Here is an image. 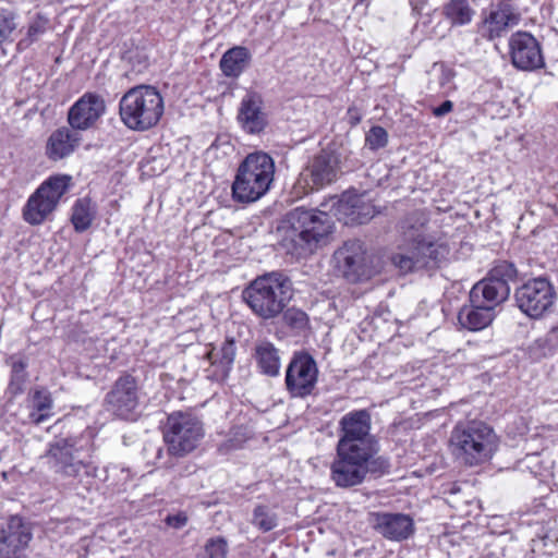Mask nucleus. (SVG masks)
Masks as SVG:
<instances>
[{
	"label": "nucleus",
	"instance_id": "nucleus-34",
	"mask_svg": "<svg viewBox=\"0 0 558 558\" xmlns=\"http://www.w3.org/2000/svg\"><path fill=\"white\" fill-rule=\"evenodd\" d=\"M20 25L21 15L17 11L9 8L0 9V46L7 41H13Z\"/></svg>",
	"mask_w": 558,
	"mask_h": 558
},
{
	"label": "nucleus",
	"instance_id": "nucleus-45",
	"mask_svg": "<svg viewBox=\"0 0 558 558\" xmlns=\"http://www.w3.org/2000/svg\"><path fill=\"white\" fill-rule=\"evenodd\" d=\"M165 522L170 527L182 529L187 522V517L184 512H178L167 515Z\"/></svg>",
	"mask_w": 558,
	"mask_h": 558
},
{
	"label": "nucleus",
	"instance_id": "nucleus-43",
	"mask_svg": "<svg viewBox=\"0 0 558 558\" xmlns=\"http://www.w3.org/2000/svg\"><path fill=\"white\" fill-rule=\"evenodd\" d=\"M132 62V71L136 74L143 73L148 68V59L141 52H135L130 57Z\"/></svg>",
	"mask_w": 558,
	"mask_h": 558
},
{
	"label": "nucleus",
	"instance_id": "nucleus-17",
	"mask_svg": "<svg viewBox=\"0 0 558 558\" xmlns=\"http://www.w3.org/2000/svg\"><path fill=\"white\" fill-rule=\"evenodd\" d=\"M509 53L512 64L523 71L544 66V57L538 40L527 32H515L509 38Z\"/></svg>",
	"mask_w": 558,
	"mask_h": 558
},
{
	"label": "nucleus",
	"instance_id": "nucleus-15",
	"mask_svg": "<svg viewBox=\"0 0 558 558\" xmlns=\"http://www.w3.org/2000/svg\"><path fill=\"white\" fill-rule=\"evenodd\" d=\"M318 380V367L314 357L304 351L295 352L286 371V388L291 397L310 396Z\"/></svg>",
	"mask_w": 558,
	"mask_h": 558
},
{
	"label": "nucleus",
	"instance_id": "nucleus-46",
	"mask_svg": "<svg viewBox=\"0 0 558 558\" xmlns=\"http://www.w3.org/2000/svg\"><path fill=\"white\" fill-rule=\"evenodd\" d=\"M23 548L0 544V558H25L22 554Z\"/></svg>",
	"mask_w": 558,
	"mask_h": 558
},
{
	"label": "nucleus",
	"instance_id": "nucleus-48",
	"mask_svg": "<svg viewBox=\"0 0 558 558\" xmlns=\"http://www.w3.org/2000/svg\"><path fill=\"white\" fill-rule=\"evenodd\" d=\"M347 120L350 125H357L362 120L361 111L355 107H350L347 111Z\"/></svg>",
	"mask_w": 558,
	"mask_h": 558
},
{
	"label": "nucleus",
	"instance_id": "nucleus-5",
	"mask_svg": "<svg viewBox=\"0 0 558 558\" xmlns=\"http://www.w3.org/2000/svg\"><path fill=\"white\" fill-rule=\"evenodd\" d=\"M290 279L271 271L254 279L244 290L243 299L252 312L263 319L278 316L291 299Z\"/></svg>",
	"mask_w": 558,
	"mask_h": 558
},
{
	"label": "nucleus",
	"instance_id": "nucleus-20",
	"mask_svg": "<svg viewBox=\"0 0 558 558\" xmlns=\"http://www.w3.org/2000/svg\"><path fill=\"white\" fill-rule=\"evenodd\" d=\"M520 21L517 9L507 1L493 7L484 17L480 33L483 37L493 40L500 37L508 28L515 26Z\"/></svg>",
	"mask_w": 558,
	"mask_h": 558
},
{
	"label": "nucleus",
	"instance_id": "nucleus-31",
	"mask_svg": "<svg viewBox=\"0 0 558 558\" xmlns=\"http://www.w3.org/2000/svg\"><path fill=\"white\" fill-rule=\"evenodd\" d=\"M250 53L244 47L228 50L221 58L220 68L227 76L240 75L247 64Z\"/></svg>",
	"mask_w": 558,
	"mask_h": 558
},
{
	"label": "nucleus",
	"instance_id": "nucleus-25",
	"mask_svg": "<svg viewBox=\"0 0 558 558\" xmlns=\"http://www.w3.org/2000/svg\"><path fill=\"white\" fill-rule=\"evenodd\" d=\"M239 120L250 133H258L265 126V117L260 109V98L256 94H247L241 102Z\"/></svg>",
	"mask_w": 558,
	"mask_h": 558
},
{
	"label": "nucleus",
	"instance_id": "nucleus-52",
	"mask_svg": "<svg viewBox=\"0 0 558 558\" xmlns=\"http://www.w3.org/2000/svg\"><path fill=\"white\" fill-rule=\"evenodd\" d=\"M205 549L207 550L209 548V544H205Z\"/></svg>",
	"mask_w": 558,
	"mask_h": 558
},
{
	"label": "nucleus",
	"instance_id": "nucleus-21",
	"mask_svg": "<svg viewBox=\"0 0 558 558\" xmlns=\"http://www.w3.org/2000/svg\"><path fill=\"white\" fill-rule=\"evenodd\" d=\"M333 216L344 225H363L375 216V208L361 196L343 195L332 205Z\"/></svg>",
	"mask_w": 558,
	"mask_h": 558
},
{
	"label": "nucleus",
	"instance_id": "nucleus-4",
	"mask_svg": "<svg viewBox=\"0 0 558 558\" xmlns=\"http://www.w3.org/2000/svg\"><path fill=\"white\" fill-rule=\"evenodd\" d=\"M205 435L201 421L183 412L170 414L163 426L162 438L166 451L158 448L156 463L160 468L171 469L175 460L193 452Z\"/></svg>",
	"mask_w": 558,
	"mask_h": 558
},
{
	"label": "nucleus",
	"instance_id": "nucleus-13",
	"mask_svg": "<svg viewBox=\"0 0 558 558\" xmlns=\"http://www.w3.org/2000/svg\"><path fill=\"white\" fill-rule=\"evenodd\" d=\"M557 294L553 283L538 277L531 279L517 288L514 292L515 305L530 318H541L555 304Z\"/></svg>",
	"mask_w": 558,
	"mask_h": 558
},
{
	"label": "nucleus",
	"instance_id": "nucleus-33",
	"mask_svg": "<svg viewBox=\"0 0 558 558\" xmlns=\"http://www.w3.org/2000/svg\"><path fill=\"white\" fill-rule=\"evenodd\" d=\"M95 206L89 198H80L72 208L71 221L75 231L83 232L87 230L95 218Z\"/></svg>",
	"mask_w": 558,
	"mask_h": 558
},
{
	"label": "nucleus",
	"instance_id": "nucleus-19",
	"mask_svg": "<svg viewBox=\"0 0 558 558\" xmlns=\"http://www.w3.org/2000/svg\"><path fill=\"white\" fill-rule=\"evenodd\" d=\"M105 110V101L99 95L86 93L69 109L68 122L77 132L85 131L96 124Z\"/></svg>",
	"mask_w": 558,
	"mask_h": 558
},
{
	"label": "nucleus",
	"instance_id": "nucleus-30",
	"mask_svg": "<svg viewBox=\"0 0 558 558\" xmlns=\"http://www.w3.org/2000/svg\"><path fill=\"white\" fill-rule=\"evenodd\" d=\"M442 14L452 26H463L471 23L475 11L469 0H450L444 5Z\"/></svg>",
	"mask_w": 558,
	"mask_h": 558
},
{
	"label": "nucleus",
	"instance_id": "nucleus-27",
	"mask_svg": "<svg viewBox=\"0 0 558 558\" xmlns=\"http://www.w3.org/2000/svg\"><path fill=\"white\" fill-rule=\"evenodd\" d=\"M32 539L29 526L17 515L11 517L0 531V544L25 548Z\"/></svg>",
	"mask_w": 558,
	"mask_h": 558
},
{
	"label": "nucleus",
	"instance_id": "nucleus-9",
	"mask_svg": "<svg viewBox=\"0 0 558 558\" xmlns=\"http://www.w3.org/2000/svg\"><path fill=\"white\" fill-rule=\"evenodd\" d=\"M388 469V461L375 453L336 447L330 478L337 487L350 488L362 484L368 473L385 472Z\"/></svg>",
	"mask_w": 558,
	"mask_h": 558
},
{
	"label": "nucleus",
	"instance_id": "nucleus-49",
	"mask_svg": "<svg viewBox=\"0 0 558 558\" xmlns=\"http://www.w3.org/2000/svg\"><path fill=\"white\" fill-rule=\"evenodd\" d=\"M428 0H409L411 12L414 17L422 15V10L427 4Z\"/></svg>",
	"mask_w": 558,
	"mask_h": 558
},
{
	"label": "nucleus",
	"instance_id": "nucleus-36",
	"mask_svg": "<svg viewBox=\"0 0 558 558\" xmlns=\"http://www.w3.org/2000/svg\"><path fill=\"white\" fill-rule=\"evenodd\" d=\"M252 523L260 531L269 532L277 526L278 518L267 506H257L253 511Z\"/></svg>",
	"mask_w": 558,
	"mask_h": 558
},
{
	"label": "nucleus",
	"instance_id": "nucleus-1",
	"mask_svg": "<svg viewBox=\"0 0 558 558\" xmlns=\"http://www.w3.org/2000/svg\"><path fill=\"white\" fill-rule=\"evenodd\" d=\"M427 223L428 215L424 210H414L402 221L401 229L408 243L392 255L391 262L403 275L436 268L449 254L448 245L426 233Z\"/></svg>",
	"mask_w": 558,
	"mask_h": 558
},
{
	"label": "nucleus",
	"instance_id": "nucleus-37",
	"mask_svg": "<svg viewBox=\"0 0 558 558\" xmlns=\"http://www.w3.org/2000/svg\"><path fill=\"white\" fill-rule=\"evenodd\" d=\"M283 322L289 328L298 333L306 330L308 327L307 314L295 307L288 308L283 313Z\"/></svg>",
	"mask_w": 558,
	"mask_h": 558
},
{
	"label": "nucleus",
	"instance_id": "nucleus-10",
	"mask_svg": "<svg viewBox=\"0 0 558 558\" xmlns=\"http://www.w3.org/2000/svg\"><path fill=\"white\" fill-rule=\"evenodd\" d=\"M341 174V155L330 147L323 148L300 172L295 186L304 192L318 191L335 183Z\"/></svg>",
	"mask_w": 558,
	"mask_h": 558
},
{
	"label": "nucleus",
	"instance_id": "nucleus-28",
	"mask_svg": "<svg viewBox=\"0 0 558 558\" xmlns=\"http://www.w3.org/2000/svg\"><path fill=\"white\" fill-rule=\"evenodd\" d=\"M427 89L430 93L448 96L456 89V85L453 83L456 73L444 63H434L427 72Z\"/></svg>",
	"mask_w": 558,
	"mask_h": 558
},
{
	"label": "nucleus",
	"instance_id": "nucleus-51",
	"mask_svg": "<svg viewBox=\"0 0 558 558\" xmlns=\"http://www.w3.org/2000/svg\"><path fill=\"white\" fill-rule=\"evenodd\" d=\"M205 357L209 359V351L205 353Z\"/></svg>",
	"mask_w": 558,
	"mask_h": 558
},
{
	"label": "nucleus",
	"instance_id": "nucleus-23",
	"mask_svg": "<svg viewBox=\"0 0 558 558\" xmlns=\"http://www.w3.org/2000/svg\"><path fill=\"white\" fill-rule=\"evenodd\" d=\"M509 284L487 277L473 286L470 291V301L495 308L508 299Z\"/></svg>",
	"mask_w": 558,
	"mask_h": 558
},
{
	"label": "nucleus",
	"instance_id": "nucleus-24",
	"mask_svg": "<svg viewBox=\"0 0 558 558\" xmlns=\"http://www.w3.org/2000/svg\"><path fill=\"white\" fill-rule=\"evenodd\" d=\"M495 318V312L492 307L477 304L470 301V304L463 305L458 314V320L461 327L470 331H478L492 324Z\"/></svg>",
	"mask_w": 558,
	"mask_h": 558
},
{
	"label": "nucleus",
	"instance_id": "nucleus-41",
	"mask_svg": "<svg viewBox=\"0 0 558 558\" xmlns=\"http://www.w3.org/2000/svg\"><path fill=\"white\" fill-rule=\"evenodd\" d=\"M215 149V157L217 159H229L233 156L235 149L234 146L230 142V137L228 135H219L216 138L215 144H211V149Z\"/></svg>",
	"mask_w": 558,
	"mask_h": 558
},
{
	"label": "nucleus",
	"instance_id": "nucleus-22",
	"mask_svg": "<svg viewBox=\"0 0 558 558\" xmlns=\"http://www.w3.org/2000/svg\"><path fill=\"white\" fill-rule=\"evenodd\" d=\"M82 136L72 126L56 129L47 138L45 154L51 161H60L71 156L80 146Z\"/></svg>",
	"mask_w": 558,
	"mask_h": 558
},
{
	"label": "nucleus",
	"instance_id": "nucleus-26",
	"mask_svg": "<svg viewBox=\"0 0 558 558\" xmlns=\"http://www.w3.org/2000/svg\"><path fill=\"white\" fill-rule=\"evenodd\" d=\"M28 421L39 425L53 415V400L51 393L46 389H36L29 393L27 399Z\"/></svg>",
	"mask_w": 558,
	"mask_h": 558
},
{
	"label": "nucleus",
	"instance_id": "nucleus-47",
	"mask_svg": "<svg viewBox=\"0 0 558 558\" xmlns=\"http://www.w3.org/2000/svg\"><path fill=\"white\" fill-rule=\"evenodd\" d=\"M453 109V102L450 100L444 101L440 106L433 108V114L437 118L444 117L451 112Z\"/></svg>",
	"mask_w": 558,
	"mask_h": 558
},
{
	"label": "nucleus",
	"instance_id": "nucleus-7",
	"mask_svg": "<svg viewBox=\"0 0 558 558\" xmlns=\"http://www.w3.org/2000/svg\"><path fill=\"white\" fill-rule=\"evenodd\" d=\"M165 111L160 92L150 85L130 88L120 99L119 113L124 125L133 131H147L160 121Z\"/></svg>",
	"mask_w": 558,
	"mask_h": 558
},
{
	"label": "nucleus",
	"instance_id": "nucleus-6",
	"mask_svg": "<svg viewBox=\"0 0 558 558\" xmlns=\"http://www.w3.org/2000/svg\"><path fill=\"white\" fill-rule=\"evenodd\" d=\"M498 444L494 429L478 421L459 423L450 435L452 453L468 465H477L492 459Z\"/></svg>",
	"mask_w": 558,
	"mask_h": 558
},
{
	"label": "nucleus",
	"instance_id": "nucleus-50",
	"mask_svg": "<svg viewBox=\"0 0 558 558\" xmlns=\"http://www.w3.org/2000/svg\"><path fill=\"white\" fill-rule=\"evenodd\" d=\"M229 442H230L229 448L230 449H235V448H239L241 446L242 440L230 439Z\"/></svg>",
	"mask_w": 558,
	"mask_h": 558
},
{
	"label": "nucleus",
	"instance_id": "nucleus-29",
	"mask_svg": "<svg viewBox=\"0 0 558 558\" xmlns=\"http://www.w3.org/2000/svg\"><path fill=\"white\" fill-rule=\"evenodd\" d=\"M255 359L263 374L272 377L279 375L280 356L271 342L259 341L255 347Z\"/></svg>",
	"mask_w": 558,
	"mask_h": 558
},
{
	"label": "nucleus",
	"instance_id": "nucleus-8",
	"mask_svg": "<svg viewBox=\"0 0 558 558\" xmlns=\"http://www.w3.org/2000/svg\"><path fill=\"white\" fill-rule=\"evenodd\" d=\"M274 178L275 162L268 154H248L238 168L232 196L239 203H254L269 191Z\"/></svg>",
	"mask_w": 558,
	"mask_h": 558
},
{
	"label": "nucleus",
	"instance_id": "nucleus-40",
	"mask_svg": "<svg viewBox=\"0 0 558 558\" xmlns=\"http://www.w3.org/2000/svg\"><path fill=\"white\" fill-rule=\"evenodd\" d=\"M387 143H388V133L381 126H378V125L373 126L366 133L365 145L372 150H377L379 148H383L387 145Z\"/></svg>",
	"mask_w": 558,
	"mask_h": 558
},
{
	"label": "nucleus",
	"instance_id": "nucleus-42",
	"mask_svg": "<svg viewBox=\"0 0 558 558\" xmlns=\"http://www.w3.org/2000/svg\"><path fill=\"white\" fill-rule=\"evenodd\" d=\"M106 472H107V476H106V481H110L111 477L114 480L116 477H119L118 482H111L109 483V486H120V483L121 484H124L125 482H128L130 480V471L124 469V468H121L119 465H110L106 469Z\"/></svg>",
	"mask_w": 558,
	"mask_h": 558
},
{
	"label": "nucleus",
	"instance_id": "nucleus-16",
	"mask_svg": "<svg viewBox=\"0 0 558 558\" xmlns=\"http://www.w3.org/2000/svg\"><path fill=\"white\" fill-rule=\"evenodd\" d=\"M140 404V389L136 379L129 374L120 376L106 395V410L117 417L131 420Z\"/></svg>",
	"mask_w": 558,
	"mask_h": 558
},
{
	"label": "nucleus",
	"instance_id": "nucleus-35",
	"mask_svg": "<svg viewBox=\"0 0 558 558\" xmlns=\"http://www.w3.org/2000/svg\"><path fill=\"white\" fill-rule=\"evenodd\" d=\"M11 378L8 386V392L15 397L23 392L24 386L27 379L26 367L27 363L23 359H16L12 356L11 359Z\"/></svg>",
	"mask_w": 558,
	"mask_h": 558
},
{
	"label": "nucleus",
	"instance_id": "nucleus-44",
	"mask_svg": "<svg viewBox=\"0 0 558 558\" xmlns=\"http://www.w3.org/2000/svg\"><path fill=\"white\" fill-rule=\"evenodd\" d=\"M228 545L223 538L211 539V558H226Z\"/></svg>",
	"mask_w": 558,
	"mask_h": 558
},
{
	"label": "nucleus",
	"instance_id": "nucleus-38",
	"mask_svg": "<svg viewBox=\"0 0 558 558\" xmlns=\"http://www.w3.org/2000/svg\"><path fill=\"white\" fill-rule=\"evenodd\" d=\"M48 20L37 15L28 25L26 37L20 40V46H28L36 41L47 29Z\"/></svg>",
	"mask_w": 558,
	"mask_h": 558
},
{
	"label": "nucleus",
	"instance_id": "nucleus-39",
	"mask_svg": "<svg viewBox=\"0 0 558 558\" xmlns=\"http://www.w3.org/2000/svg\"><path fill=\"white\" fill-rule=\"evenodd\" d=\"M518 275L517 268L512 263L502 260L494 266L489 272V278L493 280L502 281L509 284L510 280H513Z\"/></svg>",
	"mask_w": 558,
	"mask_h": 558
},
{
	"label": "nucleus",
	"instance_id": "nucleus-3",
	"mask_svg": "<svg viewBox=\"0 0 558 558\" xmlns=\"http://www.w3.org/2000/svg\"><path fill=\"white\" fill-rule=\"evenodd\" d=\"M331 229L330 214L298 207L288 215L281 245L288 253L301 257L311 253L316 244L331 232Z\"/></svg>",
	"mask_w": 558,
	"mask_h": 558
},
{
	"label": "nucleus",
	"instance_id": "nucleus-14",
	"mask_svg": "<svg viewBox=\"0 0 558 558\" xmlns=\"http://www.w3.org/2000/svg\"><path fill=\"white\" fill-rule=\"evenodd\" d=\"M337 271L349 282L367 280L373 275V266L364 244L359 240L344 242L333 254Z\"/></svg>",
	"mask_w": 558,
	"mask_h": 558
},
{
	"label": "nucleus",
	"instance_id": "nucleus-32",
	"mask_svg": "<svg viewBox=\"0 0 558 558\" xmlns=\"http://www.w3.org/2000/svg\"><path fill=\"white\" fill-rule=\"evenodd\" d=\"M235 356V343L232 339H228L223 342L220 351L218 353V359L214 362L211 361V366L214 365L216 368L211 375V379H216L219 381L225 380L229 372L231 371L233 361Z\"/></svg>",
	"mask_w": 558,
	"mask_h": 558
},
{
	"label": "nucleus",
	"instance_id": "nucleus-2",
	"mask_svg": "<svg viewBox=\"0 0 558 558\" xmlns=\"http://www.w3.org/2000/svg\"><path fill=\"white\" fill-rule=\"evenodd\" d=\"M95 450L90 432L78 436L58 438L50 444L47 452L50 469L62 477L85 478L95 476L97 468L90 461Z\"/></svg>",
	"mask_w": 558,
	"mask_h": 558
},
{
	"label": "nucleus",
	"instance_id": "nucleus-18",
	"mask_svg": "<svg viewBox=\"0 0 558 558\" xmlns=\"http://www.w3.org/2000/svg\"><path fill=\"white\" fill-rule=\"evenodd\" d=\"M368 521L374 531L388 541H405L415 531L412 517L401 512H371Z\"/></svg>",
	"mask_w": 558,
	"mask_h": 558
},
{
	"label": "nucleus",
	"instance_id": "nucleus-12",
	"mask_svg": "<svg viewBox=\"0 0 558 558\" xmlns=\"http://www.w3.org/2000/svg\"><path fill=\"white\" fill-rule=\"evenodd\" d=\"M372 417L367 410H354L339 421L337 447L360 450L377 454L379 446L371 434Z\"/></svg>",
	"mask_w": 558,
	"mask_h": 558
},
{
	"label": "nucleus",
	"instance_id": "nucleus-11",
	"mask_svg": "<svg viewBox=\"0 0 558 558\" xmlns=\"http://www.w3.org/2000/svg\"><path fill=\"white\" fill-rule=\"evenodd\" d=\"M70 182V175L59 174L41 183L23 208L24 220L33 226L43 223L69 190Z\"/></svg>",
	"mask_w": 558,
	"mask_h": 558
}]
</instances>
